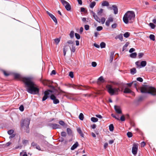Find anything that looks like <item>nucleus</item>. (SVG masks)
I'll return each mask as SVG.
<instances>
[{
	"label": "nucleus",
	"mask_w": 156,
	"mask_h": 156,
	"mask_svg": "<svg viewBox=\"0 0 156 156\" xmlns=\"http://www.w3.org/2000/svg\"><path fill=\"white\" fill-rule=\"evenodd\" d=\"M14 78L17 79L21 80L25 83L27 91L32 94H36L39 92L38 86L34 82L31 77H23L20 74L15 73Z\"/></svg>",
	"instance_id": "f257e3e1"
},
{
	"label": "nucleus",
	"mask_w": 156,
	"mask_h": 156,
	"mask_svg": "<svg viewBox=\"0 0 156 156\" xmlns=\"http://www.w3.org/2000/svg\"><path fill=\"white\" fill-rule=\"evenodd\" d=\"M62 91L60 90H57L54 89L52 90H49L45 91L44 92V95L42 98V101H45L50 96L51 99L53 101L54 104H57L59 103V100L56 98L55 95H58L60 94Z\"/></svg>",
	"instance_id": "f03ea898"
},
{
	"label": "nucleus",
	"mask_w": 156,
	"mask_h": 156,
	"mask_svg": "<svg viewBox=\"0 0 156 156\" xmlns=\"http://www.w3.org/2000/svg\"><path fill=\"white\" fill-rule=\"evenodd\" d=\"M135 14L133 11H128L124 15L123 17L124 22L126 24L133 22L134 20Z\"/></svg>",
	"instance_id": "7ed1b4c3"
},
{
	"label": "nucleus",
	"mask_w": 156,
	"mask_h": 156,
	"mask_svg": "<svg viewBox=\"0 0 156 156\" xmlns=\"http://www.w3.org/2000/svg\"><path fill=\"white\" fill-rule=\"evenodd\" d=\"M141 92L150 94L152 95H156V89L151 87L144 86L141 89Z\"/></svg>",
	"instance_id": "20e7f679"
},
{
	"label": "nucleus",
	"mask_w": 156,
	"mask_h": 156,
	"mask_svg": "<svg viewBox=\"0 0 156 156\" xmlns=\"http://www.w3.org/2000/svg\"><path fill=\"white\" fill-rule=\"evenodd\" d=\"M106 87L108 92L112 95L118 94V92L120 91L119 88H113L112 86L110 85H107Z\"/></svg>",
	"instance_id": "39448f33"
},
{
	"label": "nucleus",
	"mask_w": 156,
	"mask_h": 156,
	"mask_svg": "<svg viewBox=\"0 0 156 156\" xmlns=\"http://www.w3.org/2000/svg\"><path fill=\"white\" fill-rule=\"evenodd\" d=\"M93 16L94 17V19L98 22L99 23H101L102 24L104 23L105 21V19L104 17H102L101 18V20L97 15L94 12H92Z\"/></svg>",
	"instance_id": "423d86ee"
},
{
	"label": "nucleus",
	"mask_w": 156,
	"mask_h": 156,
	"mask_svg": "<svg viewBox=\"0 0 156 156\" xmlns=\"http://www.w3.org/2000/svg\"><path fill=\"white\" fill-rule=\"evenodd\" d=\"M30 120L29 119H25L22 122L21 125L22 126H25L27 128L29 126L30 124Z\"/></svg>",
	"instance_id": "0eeeda50"
},
{
	"label": "nucleus",
	"mask_w": 156,
	"mask_h": 156,
	"mask_svg": "<svg viewBox=\"0 0 156 156\" xmlns=\"http://www.w3.org/2000/svg\"><path fill=\"white\" fill-rule=\"evenodd\" d=\"M138 145L136 144H134L132 148V152L133 154L136 155L137 153L138 150Z\"/></svg>",
	"instance_id": "6e6552de"
},
{
	"label": "nucleus",
	"mask_w": 156,
	"mask_h": 156,
	"mask_svg": "<svg viewBox=\"0 0 156 156\" xmlns=\"http://www.w3.org/2000/svg\"><path fill=\"white\" fill-rule=\"evenodd\" d=\"M48 126L50 128L53 129H60L61 128L60 126L55 124L50 123L48 124Z\"/></svg>",
	"instance_id": "1a4fd4ad"
},
{
	"label": "nucleus",
	"mask_w": 156,
	"mask_h": 156,
	"mask_svg": "<svg viewBox=\"0 0 156 156\" xmlns=\"http://www.w3.org/2000/svg\"><path fill=\"white\" fill-rule=\"evenodd\" d=\"M113 17L112 16L110 15L106 22L105 24L106 26L108 27L109 26L110 22H113Z\"/></svg>",
	"instance_id": "9d476101"
},
{
	"label": "nucleus",
	"mask_w": 156,
	"mask_h": 156,
	"mask_svg": "<svg viewBox=\"0 0 156 156\" xmlns=\"http://www.w3.org/2000/svg\"><path fill=\"white\" fill-rule=\"evenodd\" d=\"M114 109L117 113L119 114H122L121 109L120 106L117 105H115Z\"/></svg>",
	"instance_id": "9b49d317"
},
{
	"label": "nucleus",
	"mask_w": 156,
	"mask_h": 156,
	"mask_svg": "<svg viewBox=\"0 0 156 156\" xmlns=\"http://www.w3.org/2000/svg\"><path fill=\"white\" fill-rule=\"evenodd\" d=\"M105 80L103 76H101L99 77L97 81V83L98 84H101V83H104Z\"/></svg>",
	"instance_id": "f8f14e48"
},
{
	"label": "nucleus",
	"mask_w": 156,
	"mask_h": 156,
	"mask_svg": "<svg viewBox=\"0 0 156 156\" xmlns=\"http://www.w3.org/2000/svg\"><path fill=\"white\" fill-rule=\"evenodd\" d=\"M47 13L50 17L52 19L53 21L56 23H57V20L55 17L52 14L50 13L48 11L47 12Z\"/></svg>",
	"instance_id": "ddd939ff"
},
{
	"label": "nucleus",
	"mask_w": 156,
	"mask_h": 156,
	"mask_svg": "<svg viewBox=\"0 0 156 156\" xmlns=\"http://www.w3.org/2000/svg\"><path fill=\"white\" fill-rule=\"evenodd\" d=\"M112 9L114 11V13L115 14L118 13V9L117 7L115 5H113L112 6Z\"/></svg>",
	"instance_id": "4468645a"
},
{
	"label": "nucleus",
	"mask_w": 156,
	"mask_h": 156,
	"mask_svg": "<svg viewBox=\"0 0 156 156\" xmlns=\"http://www.w3.org/2000/svg\"><path fill=\"white\" fill-rule=\"evenodd\" d=\"M114 52L112 51L111 52L110 55V57L109 61L110 62H112L113 60V58L114 57Z\"/></svg>",
	"instance_id": "2eb2a0df"
},
{
	"label": "nucleus",
	"mask_w": 156,
	"mask_h": 156,
	"mask_svg": "<svg viewBox=\"0 0 156 156\" xmlns=\"http://www.w3.org/2000/svg\"><path fill=\"white\" fill-rule=\"evenodd\" d=\"M78 145L79 144L78 142H76V143L71 147V150H74L78 146Z\"/></svg>",
	"instance_id": "dca6fc26"
},
{
	"label": "nucleus",
	"mask_w": 156,
	"mask_h": 156,
	"mask_svg": "<svg viewBox=\"0 0 156 156\" xmlns=\"http://www.w3.org/2000/svg\"><path fill=\"white\" fill-rule=\"evenodd\" d=\"M124 93H133V92H132V91L128 88H126L125 89L124 91Z\"/></svg>",
	"instance_id": "f3484780"
},
{
	"label": "nucleus",
	"mask_w": 156,
	"mask_h": 156,
	"mask_svg": "<svg viewBox=\"0 0 156 156\" xmlns=\"http://www.w3.org/2000/svg\"><path fill=\"white\" fill-rule=\"evenodd\" d=\"M147 64V62L145 61H143L140 63V68L145 67Z\"/></svg>",
	"instance_id": "a211bd4d"
},
{
	"label": "nucleus",
	"mask_w": 156,
	"mask_h": 156,
	"mask_svg": "<svg viewBox=\"0 0 156 156\" xmlns=\"http://www.w3.org/2000/svg\"><path fill=\"white\" fill-rule=\"evenodd\" d=\"M77 132L80 134V135L82 137H83V133L80 128H78L77 129Z\"/></svg>",
	"instance_id": "6ab92c4d"
},
{
	"label": "nucleus",
	"mask_w": 156,
	"mask_h": 156,
	"mask_svg": "<svg viewBox=\"0 0 156 156\" xmlns=\"http://www.w3.org/2000/svg\"><path fill=\"white\" fill-rule=\"evenodd\" d=\"M101 5L103 6H108L109 5V4L108 2L104 1L102 2Z\"/></svg>",
	"instance_id": "aec40b11"
},
{
	"label": "nucleus",
	"mask_w": 156,
	"mask_h": 156,
	"mask_svg": "<svg viewBox=\"0 0 156 156\" xmlns=\"http://www.w3.org/2000/svg\"><path fill=\"white\" fill-rule=\"evenodd\" d=\"M116 39H119L121 41H122L123 40V36L122 34H120L118 35L116 37Z\"/></svg>",
	"instance_id": "412c9836"
},
{
	"label": "nucleus",
	"mask_w": 156,
	"mask_h": 156,
	"mask_svg": "<svg viewBox=\"0 0 156 156\" xmlns=\"http://www.w3.org/2000/svg\"><path fill=\"white\" fill-rule=\"evenodd\" d=\"M130 73L132 75H134L136 73V68H133L130 69Z\"/></svg>",
	"instance_id": "4be33fe9"
},
{
	"label": "nucleus",
	"mask_w": 156,
	"mask_h": 156,
	"mask_svg": "<svg viewBox=\"0 0 156 156\" xmlns=\"http://www.w3.org/2000/svg\"><path fill=\"white\" fill-rule=\"evenodd\" d=\"M103 9H101L98 11L97 12L98 15L99 16H102L103 14Z\"/></svg>",
	"instance_id": "5701e85b"
},
{
	"label": "nucleus",
	"mask_w": 156,
	"mask_h": 156,
	"mask_svg": "<svg viewBox=\"0 0 156 156\" xmlns=\"http://www.w3.org/2000/svg\"><path fill=\"white\" fill-rule=\"evenodd\" d=\"M137 55V54L136 52L132 53L130 55V56L131 58H135Z\"/></svg>",
	"instance_id": "b1692460"
},
{
	"label": "nucleus",
	"mask_w": 156,
	"mask_h": 156,
	"mask_svg": "<svg viewBox=\"0 0 156 156\" xmlns=\"http://www.w3.org/2000/svg\"><path fill=\"white\" fill-rule=\"evenodd\" d=\"M65 7L67 10L69 11L71 9V6L69 3Z\"/></svg>",
	"instance_id": "393cba45"
},
{
	"label": "nucleus",
	"mask_w": 156,
	"mask_h": 156,
	"mask_svg": "<svg viewBox=\"0 0 156 156\" xmlns=\"http://www.w3.org/2000/svg\"><path fill=\"white\" fill-rule=\"evenodd\" d=\"M61 2L62 3L63 5L65 6L66 5H67L69 3L68 2H67L65 0H60Z\"/></svg>",
	"instance_id": "a878e982"
},
{
	"label": "nucleus",
	"mask_w": 156,
	"mask_h": 156,
	"mask_svg": "<svg viewBox=\"0 0 156 156\" xmlns=\"http://www.w3.org/2000/svg\"><path fill=\"white\" fill-rule=\"evenodd\" d=\"M114 126L112 124H111L109 126V128L110 131L112 132L114 130Z\"/></svg>",
	"instance_id": "bb28decb"
},
{
	"label": "nucleus",
	"mask_w": 156,
	"mask_h": 156,
	"mask_svg": "<svg viewBox=\"0 0 156 156\" xmlns=\"http://www.w3.org/2000/svg\"><path fill=\"white\" fill-rule=\"evenodd\" d=\"M91 121L93 122H95L98 121V119L95 117H92L91 118Z\"/></svg>",
	"instance_id": "cd10ccee"
},
{
	"label": "nucleus",
	"mask_w": 156,
	"mask_h": 156,
	"mask_svg": "<svg viewBox=\"0 0 156 156\" xmlns=\"http://www.w3.org/2000/svg\"><path fill=\"white\" fill-rule=\"evenodd\" d=\"M20 156H27L26 152L23 151L20 153Z\"/></svg>",
	"instance_id": "c85d7f7f"
},
{
	"label": "nucleus",
	"mask_w": 156,
	"mask_h": 156,
	"mask_svg": "<svg viewBox=\"0 0 156 156\" xmlns=\"http://www.w3.org/2000/svg\"><path fill=\"white\" fill-rule=\"evenodd\" d=\"M79 118L81 120H83L84 119V116L82 113H80L79 116Z\"/></svg>",
	"instance_id": "c756f323"
},
{
	"label": "nucleus",
	"mask_w": 156,
	"mask_h": 156,
	"mask_svg": "<svg viewBox=\"0 0 156 156\" xmlns=\"http://www.w3.org/2000/svg\"><path fill=\"white\" fill-rule=\"evenodd\" d=\"M149 38L151 40L153 41L155 40V36L153 34H151L149 36Z\"/></svg>",
	"instance_id": "7c9ffc66"
},
{
	"label": "nucleus",
	"mask_w": 156,
	"mask_h": 156,
	"mask_svg": "<svg viewBox=\"0 0 156 156\" xmlns=\"http://www.w3.org/2000/svg\"><path fill=\"white\" fill-rule=\"evenodd\" d=\"M96 3L94 2H93L91 3L90 5V6L91 8H93L95 5Z\"/></svg>",
	"instance_id": "2f4dec72"
},
{
	"label": "nucleus",
	"mask_w": 156,
	"mask_h": 156,
	"mask_svg": "<svg viewBox=\"0 0 156 156\" xmlns=\"http://www.w3.org/2000/svg\"><path fill=\"white\" fill-rule=\"evenodd\" d=\"M130 35V33L126 32L123 35L124 37L126 38L128 37Z\"/></svg>",
	"instance_id": "473e14b6"
},
{
	"label": "nucleus",
	"mask_w": 156,
	"mask_h": 156,
	"mask_svg": "<svg viewBox=\"0 0 156 156\" xmlns=\"http://www.w3.org/2000/svg\"><path fill=\"white\" fill-rule=\"evenodd\" d=\"M100 47L101 48H104L105 47L106 44L104 42H102L100 44Z\"/></svg>",
	"instance_id": "72a5a7b5"
},
{
	"label": "nucleus",
	"mask_w": 156,
	"mask_h": 156,
	"mask_svg": "<svg viewBox=\"0 0 156 156\" xmlns=\"http://www.w3.org/2000/svg\"><path fill=\"white\" fill-rule=\"evenodd\" d=\"M129 44V43L128 42H127L126 43V44L124 45L123 47V51H124L125 49L126 48Z\"/></svg>",
	"instance_id": "f704fd0d"
},
{
	"label": "nucleus",
	"mask_w": 156,
	"mask_h": 156,
	"mask_svg": "<svg viewBox=\"0 0 156 156\" xmlns=\"http://www.w3.org/2000/svg\"><path fill=\"white\" fill-rule=\"evenodd\" d=\"M74 32L73 31H72L70 32L69 34V36L71 38H73L74 37Z\"/></svg>",
	"instance_id": "c9c22d12"
},
{
	"label": "nucleus",
	"mask_w": 156,
	"mask_h": 156,
	"mask_svg": "<svg viewBox=\"0 0 156 156\" xmlns=\"http://www.w3.org/2000/svg\"><path fill=\"white\" fill-rule=\"evenodd\" d=\"M127 136L128 137L130 138L132 136L133 134L131 132H128L127 133Z\"/></svg>",
	"instance_id": "e433bc0d"
},
{
	"label": "nucleus",
	"mask_w": 156,
	"mask_h": 156,
	"mask_svg": "<svg viewBox=\"0 0 156 156\" xmlns=\"http://www.w3.org/2000/svg\"><path fill=\"white\" fill-rule=\"evenodd\" d=\"M67 131L68 134L71 135L72 134V132L71 129H70L69 128H67Z\"/></svg>",
	"instance_id": "4c0bfd02"
},
{
	"label": "nucleus",
	"mask_w": 156,
	"mask_h": 156,
	"mask_svg": "<svg viewBox=\"0 0 156 156\" xmlns=\"http://www.w3.org/2000/svg\"><path fill=\"white\" fill-rule=\"evenodd\" d=\"M13 132L14 131L13 130L11 129L8 131V133L9 135H11L13 133Z\"/></svg>",
	"instance_id": "58836bf2"
},
{
	"label": "nucleus",
	"mask_w": 156,
	"mask_h": 156,
	"mask_svg": "<svg viewBox=\"0 0 156 156\" xmlns=\"http://www.w3.org/2000/svg\"><path fill=\"white\" fill-rule=\"evenodd\" d=\"M149 26L152 29H154L155 27V25L152 23H149Z\"/></svg>",
	"instance_id": "ea45409f"
},
{
	"label": "nucleus",
	"mask_w": 156,
	"mask_h": 156,
	"mask_svg": "<svg viewBox=\"0 0 156 156\" xmlns=\"http://www.w3.org/2000/svg\"><path fill=\"white\" fill-rule=\"evenodd\" d=\"M103 29V27L101 26H98L97 28V30L98 31H101Z\"/></svg>",
	"instance_id": "a19ab883"
},
{
	"label": "nucleus",
	"mask_w": 156,
	"mask_h": 156,
	"mask_svg": "<svg viewBox=\"0 0 156 156\" xmlns=\"http://www.w3.org/2000/svg\"><path fill=\"white\" fill-rule=\"evenodd\" d=\"M54 41L56 44H58L59 42L60 41V38H57L55 39L54 40Z\"/></svg>",
	"instance_id": "79ce46f5"
},
{
	"label": "nucleus",
	"mask_w": 156,
	"mask_h": 156,
	"mask_svg": "<svg viewBox=\"0 0 156 156\" xmlns=\"http://www.w3.org/2000/svg\"><path fill=\"white\" fill-rule=\"evenodd\" d=\"M70 49L72 52H74L75 51V47L73 45H72V48H70Z\"/></svg>",
	"instance_id": "37998d69"
},
{
	"label": "nucleus",
	"mask_w": 156,
	"mask_h": 156,
	"mask_svg": "<svg viewBox=\"0 0 156 156\" xmlns=\"http://www.w3.org/2000/svg\"><path fill=\"white\" fill-rule=\"evenodd\" d=\"M75 37H76V38L77 39H79L80 38V35L78 34L75 33Z\"/></svg>",
	"instance_id": "c03bdc74"
},
{
	"label": "nucleus",
	"mask_w": 156,
	"mask_h": 156,
	"mask_svg": "<svg viewBox=\"0 0 156 156\" xmlns=\"http://www.w3.org/2000/svg\"><path fill=\"white\" fill-rule=\"evenodd\" d=\"M135 64L138 67L140 68V66L139 61L136 62H135Z\"/></svg>",
	"instance_id": "a18cd8bd"
},
{
	"label": "nucleus",
	"mask_w": 156,
	"mask_h": 156,
	"mask_svg": "<svg viewBox=\"0 0 156 156\" xmlns=\"http://www.w3.org/2000/svg\"><path fill=\"white\" fill-rule=\"evenodd\" d=\"M120 119L122 121H123L125 120V118L124 115H122L121 116Z\"/></svg>",
	"instance_id": "49530a36"
},
{
	"label": "nucleus",
	"mask_w": 156,
	"mask_h": 156,
	"mask_svg": "<svg viewBox=\"0 0 156 156\" xmlns=\"http://www.w3.org/2000/svg\"><path fill=\"white\" fill-rule=\"evenodd\" d=\"M66 133L64 132H62L61 133V135L62 136L65 137L66 136Z\"/></svg>",
	"instance_id": "de8ad7c7"
},
{
	"label": "nucleus",
	"mask_w": 156,
	"mask_h": 156,
	"mask_svg": "<svg viewBox=\"0 0 156 156\" xmlns=\"http://www.w3.org/2000/svg\"><path fill=\"white\" fill-rule=\"evenodd\" d=\"M59 124L62 126H63L65 125L64 122L62 121H60L59 122Z\"/></svg>",
	"instance_id": "09e8293b"
},
{
	"label": "nucleus",
	"mask_w": 156,
	"mask_h": 156,
	"mask_svg": "<svg viewBox=\"0 0 156 156\" xmlns=\"http://www.w3.org/2000/svg\"><path fill=\"white\" fill-rule=\"evenodd\" d=\"M144 54L142 53H139L138 56L139 58H140L143 56Z\"/></svg>",
	"instance_id": "8fccbe9b"
},
{
	"label": "nucleus",
	"mask_w": 156,
	"mask_h": 156,
	"mask_svg": "<svg viewBox=\"0 0 156 156\" xmlns=\"http://www.w3.org/2000/svg\"><path fill=\"white\" fill-rule=\"evenodd\" d=\"M20 110L22 112L24 110V107L23 105H21L19 107Z\"/></svg>",
	"instance_id": "3c124183"
},
{
	"label": "nucleus",
	"mask_w": 156,
	"mask_h": 156,
	"mask_svg": "<svg viewBox=\"0 0 156 156\" xmlns=\"http://www.w3.org/2000/svg\"><path fill=\"white\" fill-rule=\"evenodd\" d=\"M117 27V24L115 23L112 25V28H115Z\"/></svg>",
	"instance_id": "603ef678"
},
{
	"label": "nucleus",
	"mask_w": 156,
	"mask_h": 156,
	"mask_svg": "<svg viewBox=\"0 0 156 156\" xmlns=\"http://www.w3.org/2000/svg\"><path fill=\"white\" fill-rule=\"evenodd\" d=\"M89 26L88 25H86L84 26V28L86 30H89Z\"/></svg>",
	"instance_id": "864d4df0"
},
{
	"label": "nucleus",
	"mask_w": 156,
	"mask_h": 156,
	"mask_svg": "<svg viewBox=\"0 0 156 156\" xmlns=\"http://www.w3.org/2000/svg\"><path fill=\"white\" fill-rule=\"evenodd\" d=\"M69 75L71 78L73 77V74L72 72H70L69 73Z\"/></svg>",
	"instance_id": "5fc2aeb1"
},
{
	"label": "nucleus",
	"mask_w": 156,
	"mask_h": 156,
	"mask_svg": "<svg viewBox=\"0 0 156 156\" xmlns=\"http://www.w3.org/2000/svg\"><path fill=\"white\" fill-rule=\"evenodd\" d=\"M136 80L137 81L140 82H142L143 81L142 78L141 77H138L136 79Z\"/></svg>",
	"instance_id": "6e6d98bb"
},
{
	"label": "nucleus",
	"mask_w": 156,
	"mask_h": 156,
	"mask_svg": "<svg viewBox=\"0 0 156 156\" xmlns=\"http://www.w3.org/2000/svg\"><path fill=\"white\" fill-rule=\"evenodd\" d=\"M92 66L94 67H95L97 66V63L95 62H92Z\"/></svg>",
	"instance_id": "4d7b16f0"
},
{
	"label": "nucleus",
	"mask_w": 156,
	"mask_h": 156,
	"mask_svg": "<svg viewBox=\"0 0 156 156\" xmlns=\"http://www.w3.org/2000/svg\"><path fill=\"white\" fill-rule=\"evenodd\" d=\"M3 73L4 74L5 76H8L9 75V73H7L5 71H3Z\"/></svg>",
	"instance_id": "13d9d810"
},
{
	"label": "nucleus",
	"mask_w": 156,
	"mask_h": 156,
	"mask_svg": "<svg viewBox=\"0 0 156 156\" xmlns=\"http://www.w3.org/2000/svg\"><path fill=\"white\" fill-rule=\"evenodd\" d=\"M135 51V49H134L133 48H132L130 49V50H129V52L130 53H132L133 52Z\"/></svg>",
	"instance_id": "bf43d9fd"
},
{
	"label": "nucleus",
	"mask_w": 156,
	"mask_h": 156,
	"mask_svg": "<svg viewBox=\"0 0 156 156\" xmlns=\"http://www.w3.org/2000/svg\"><path fill=\"white\" fill-rule=\"evenodd\" d=\"M145 145V143L144 142H142L141 143V147H144Z\"/></svg>",
	"instance_id": "052dcab7"
},
{
	"label": "nucleus",
	"mask_w": 156,
	"mask_h": 156,
	"mask_svg": "<svg viewBox=\"0 0 156 156\" xmlns=\"http://www.w3.org/2000/svg\"><path fill=\"white\" fill-rule=\"evenodd\" d=\"M31 146L33 147H36V146L37 145V144L35 143L34 142H33L31 144Z\"/></svg>",
	"instance_id": "680f3d73"
},
{
	"label": "nucleus",
	"mask_w": 156,
	"mask_h": 156,
	"mask_svg": "<svg viewBox=\"0 0 156 156\" xmlns=\"http://www.w3.org/2000/svg\"><path fill=\"white\" fill-rule=\"evenodd\" d=\"M95 116L101 119L102 118V116L100 115H96Z\"/></svg>",
	"instance_id": "e2e57ef3"
},
{
	"label": "nucleus",
	"mask_w": 156,
	"mask_h": 156,
	"mask_svg": "<svg viewBox=\"0 0 156 156\" xmlns=\"http://www.w3.org/2000/svg\"><path fill=\"white\" fill-rule=\"evenodd\" d=\"M111 116L113 117H114V118H115L116 119L118 120H119V119L118 118H116V116H115V115H114L113 114H111Z\"/></svg>",
	"instance_id": "0e129e2a"
},
{
	"label": "nucleus",
	"mask_w": 156,
	"mask_h": 156,
	"mask_svg": "<svg viewBox=\"0 0 156 156\" xmlns=\"http://www.w3.org/2000/svg\"><path fill=\"white\" fill-rule=\"evenodd\" d=\"M66 51H67V50H66V49L65 48H64L63 53H64V56H65Z\"/></svg>",
	"instance_id": "69168bd1"
},
{
	"label": "nucleus",
	"mask_w": 156,
	"mask_h": 156,
	"mask_svg": "<svg viewBox=\"0 0 156 156\" xmlns=\"http://www.w3.org/2000/svg\"><path fill=\"white\" fill-rule=\"evenodd\" d=\"M94 46L95 47H96L97 48H99L100 47V46H99V45L98 44H95V43L94 44Z\"/></svg>",
	"instance_id": "338daca9"
},
{
	"label": "nucleus",
	"mask_w": 156,
	"mask_h": 156,
	"mask_svg": "<svg viewBox=\"0 0 156 156\" xmlns=\"http://www.w3.org/2000/svg\"><path fill=\"white\" fill-rule=\"evenodd\" d=\"M83 28L82 27H81L80 28V33L81 34L83 31Z\"/></svg>",
	"instance_id": "774afa93"
}]
</instances>
